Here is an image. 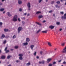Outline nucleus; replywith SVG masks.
I'll return each mask as SVG.
<instances>
[{
    "label": "nucleus",
    "mask_w": 66,
    "mask_h": 66,
    "mask_svg": "<svg viewBox=\"0 0 66 66\" xmlns=\"http://www.w3.org/2000/svg\"><path fill=\"white\" fill-rule=\"evenodd\" d=\"M43 22H46V21H45V20H44V21H43Z\"/></svg>",
    "instance_id": "obj_59"
},
{
    "label": "nucleus",
    "mask_w": 66,
    "mask_h": 66,
    "mask_svg": "<svg viewBox=\"0 0 66 66\" xmlns=\"http://www.w3.org/2000/svg\"><path fill=\"white\" fill-rule=\"evenodd\" d=\"M36 23H37V24H38V25H39V26H41V24H39V23H38L37 22H36Z\"/></svg>",
    "instance_id": "obj_22"
},
{
    "label": "nucleus",
    "mask_w": 66,
    "mask_h": 66,
    "mask_svg": "<svg viewBox=\"0 0 66 66\" xmlns=\"http://www.w3.org/2000/svg\"><path fill=\"white\" fill-rule=\"evenodd\" d=\"M26 42H30V39L29 38H27L26 39Z\"/></svg>",
    "instance_id": "obj_14"
},
{
    "label": "nucleus",
    "mask_w": 66,
    "mask_h": 66,
    "mask_svg": "<svg viewBox=\"0 0 66 66\" xmlns=\"http://www.w3.org/2000/svg\"><path fill=\"white\" fill-rule=\"evenodd\" d=\"M63 64H66V62H65V61H64L63 62Z\"/></svg>",
    "instance_id": "obj_52"
},
{
    "label": "nucleus",
    "mask_w": 66,
    "mask_h": 66,
    "mask_svg": "<svg viewBox=\"0 0 66 66\" xmlns=\"http://www.w3.org/2000/svg\"><path fill=\"white\" fill-rule=\"evenodd\" d=\"M61 61H62L61 60H60L59 61H58L59 63H60V62H61Z\"/></svg>",
    "instance_id": "obj_45"
},
{
    "label": "nucleus",
    "mask_w": 66,
    "mask_h": 66,
    "mask_svg": "<svg viewBox=\"0 0 66 66\" xmlns=\"http://www.w3.org/2000/svg\"><path fill=\"white\" fill-rule=\"evenodd\" d=\"M53 16H54V17H55V14H53Z\"/></svg>",
    "instance_id": "obj_63"
},
{
    "label": "nucleus",
    "mask_w": 66,
    "mask_h": 66,
    "mask_svg": "<svg viewBox=\"0 0 66 66\" xmlns=\"http://www.w3.org/2000/svg\"><path fill=\"white\" fill-rule=\"evenodd\" d=\"M19 55L20 56L19 57V59L20 60H22L23 59L22 56H23V55L22 54H20Z\"/></svg>",
    "instance_id": "obj_2"
},
{
    "label": "nucleus",
    "mask_w": 66,
    "mask_h": 66,
    "mask_svg": "<svg viewBox=\"0 0 66 66\" xmlns=\"http://www.w3.org/2000/svg\"><path fill=\"white\" fill-rule=\"evenodd\" d=\"M27 5L28 7V10L29 11H30L31 9H30V7H31V6L30 5V2H29L27 4Z\"/></svg>",
    "instance_id": "obj_3"
},
{
    "label": "nucleus",
    "mask_w": 66,
    "mask_h": 66,
    "mask_svg": "<svg viewBox=\"0 0 66 66\" xmlns=\"http://www.w3.org/2000/svg\"><path fill=\"white\" fill-rule=\"evenodd\" d=\"M60 14L62 15H63L64 14V12H60Z\"/></svg>",
    "instance_id": "obj_31"
},
{
    "label": "nucleus",
    "mask_w": 66,
    "mask_h": 66,
    "mask_svg": "<svg viewBox=\"0 0 66 66\" xmlns=\"http://www.w3.org/2000/svg\"><path fill=\"white\" fill-rule=\"evenodd\" d=\"M42 0H39V3H40L42 2Z\"/></svg>",
    "instance_id": "obj_39"
},
{
    "label": "nucleus",
    "mask_w": 66,
    "mask_h": 66,
    "mask_svg": "<svg viewBox=\"0 0 66 66\" xmlns=\"http://www.w3.org/2000/svg\"><path fill=\"white\" fill-rule=\"evenodd\" d=\"M63 53H66V47L63 49V51L62 52Z\"/></svg>",
    "instance_id": "obj_8"
},
{
    "label": "nucleus",
    "mask_w": 66,
    "mask_h": 66,
    "mask_svg": "<svg viewBox=\"0 0 66 66\" xmlns=\"http://www.w3.org/2000/svg\"><path fill=\"white\" fill-rule=\"evenodd\" d=\"M66 16V13H65L64 15V16Z\"/></svg>",
    "instance_id": "obj_62"
},
{
    "label": "nucleus",
    "mask_w": 66,
    "mask_h": 66,
    "mask_svg": "<svg viewBox=\"0 0 66 66\" xmlns=\"http://www.w3.org/2000/svg\"><path fill=\"white\" fill-rule=\"evenodd\" d=\"M42 33H47V31H42Z\"/></svg>",
    "instance_id": "obj_29"
},
{
    "label": "nucleus",
    "mask_w": 66,
    "mask_h": 66,
    "mask_svg": "<svg viewBox=\"0 0 66 66\" xmlns=\"http://www.w3.org/2000/svg\"><path fill=\"white\" fill-rule=\"evenodd\" d=\"M2 25V23L0 22V26L1 27Z\"/></svg>",
    "instance_id": "obj_35"
},
{
    "label": "nucleus",
    "mask_w": 66,
    "mask_h": 66,
    "mask_svg": "<svg viewBox=\"0 0 66 66\" xmlns=\"http://www.w3.org/2000/svg\"><path fill=\"white\" fill-rule=\"evenodd\" d=\"M16 62L17 63H18V62H19V61L18 60H17L16 61Z\"/></svg>",
    "instance_id": "obj_49"
},
{
    "label": "nucleus",
    "mask_w": 66,
    "mask_h": 66,
    "mask_svg": "<svg viewBox=\"0 0 66 66\" xmlns=\"http://www.w3.org/2000/svg\"><path fill=\"white\" fill-rule=\"evenodd\" d=\"M62 29H60V31H62Z\"/></svg>",
    "instance_id": "obj_56"
},
{
    "label": "nucleus",
    "mask_w": 66,
    "mask_h": 66,
    "mask_svg": "<svg viewBox=\"0 0 66 66\" xmlns=\"http://www.w3.org/2000/svg\"><path fill=\"white\" fill-rule=\"evenodd\" d=\"M39 64H41V63H42V62H41L40 61H39Z\"/></svg>",
    "instance_id": "obj_55"
},
{
    "label": "nucleus",
    "mask_w": 66,
    "mask_h": 66,
    "mask_svg": "<svg viewBox=\"0 0 66 66\" xmlns=\"http://www.w3.org/2000/svg\"><path fill=\"white\" fill-rule=\"evenodd\" d=\"M2 5V3H0V5Z\"/></svg>",
    "instance_id": "obj_48"
},
{
    "label": "nucleus",
    "mask_w": 66,
    "mask_h": 66,
    "mask_svg": "<svg viewBox=\"0 0 66 66\" xmlns=\"http://www.w3.org/2000/svg\"><path fill=\"white\" fill-rule=\"evenodd\" d=\"M6 38H9V36H6Z\"/></svg>",
    "instance_id": "obj_42"
},
{
    "label": "nucleus",
    "mask_w": 66,
    "mask_h": 66,
    "mask_svg": "<svg viewBox=\"0 0 66 66\" xmlns=\"http://www.w3.org/2000/svg\"><path fill=\"white\" fill-rule=\"evenodd\" d=\"M18 20L19 21H20V18H18Z\"/></svg>",
    "instance_id": "obj_46"
},
{
    "label": "nucleus",
    "mask_w": 66,
    "mask_h": 66,
    "mask_svg": "<svg viewBox=\"0 0 66 66\" xmlns=\"http://www.w3.org/2000/svg\"><path fill=\"white\" fill-rule=\"evenodd\" d=\"M8 29H4V31L5 32H7V31H8Z\"/></svg>",
    "instance_id": "obj_19"
},
{
    "label": "nucleus",
    "mask_w": 66,
    "mask_h": 66,
    "mask_svg": "<svg viewBox=\"0 0 66 66\" xmlns=\"http://www.w3.org/2000/svg\"><path fill=\"white\" fill-rule=\"evenodd\" d=\"M29 15H30V14H27L28 16H29Z\"/></svg>",
    "instance_id": "obj_60"
},
{
    "label": "nucleus",
    "mask_w": 66,
    "mask_h": 66,
    "mask_svg": "<svg viewBox=\"0 0 66 66\" xmlns=\"http://www.w3.org/2000/svg\"><path fill=\"white\" fill-rule=\"evenodd\" d=\"M11 56H8L7 57V58L8 59H9L11 57Z\"/></svg>",
    "instance_id": "obj_23"
},
{
    "label": "nucleus",
    "mask_w": 66,
    "mask_h": 66,
    "mask_svg": "<svg viewBox=\"0 0 66 66\" xmlns=\"http://www.w3.org/2000/svg\"><path fill=\"white\" fill-rule=\"evenodd\" d=\"M7 14L8 15V16H9V17H10L12 16V15L10 14V13L9 12H8L7 13Z\"/></svg>",
    "instance_id": "obj_11"
},
{
    "label": "nucleus",
    "mask_w": 66,
    "mask_h": 66,
    "mask_svg": "<svg viewBox=\"0 0 66 66\" xmlns=\"http://www.w3.org/2000/svg\"><path fill=\"white\" fill-rule=\"evenodd\" d=\"M45 63V61H42L41 62L42 64H44Z\"/></svg>",
    "instance_id": "obj_28"
},
{
    "label": "nucleus",
    "mask_w": 66,
    "mask_h": 66,
    "mask_svg": "<svg viewBox=\"0 0 66 66\" xmlns=\"http://www.w3.org/2000/svg\"><path fill=\"white\" fill-rule=\"evenodd\" d=\"M8 66H11V65L10 64L8 65Z\"/></svg>",
    "instance_id": "obj_64"
},
{
    "label": "nucleus",
    "mask_w": 66,
    "mask_h": 66,
    "mask_svg": "<svg viewBox=\"0 0 66 66\" xmlns=\"http://www.w3.org/2000/svg\"><path fill=\"white\" fill-rule=\"evenodd\" d=\"M52 60V58H49L47 60V63H49V62Z\"/></svg>",
    "instance_id": "obj_5"
},
{
    "label": "nucleus",
    "mask_w": 66,
    "mask_h": 66,
    "mask_svg": "<svg viewBox=\"0 0 66 66\" xmlns=\"http://www.w3.org/2000/svg\"><path fill=\"white\" fill-rule=\"evenodd\" d=\"M42 53H43V51H42L40 52V54H42Z\"/></svg>",
    "instance_id": "obj_44"
},
{
    "label": "nucleus",
    "mask_w": 66,
    "mask_h": 66,
    "mask_svg": "<svg viewBox=\"0 0 66 66\" xmlns=\"http://www.w3.org/2000/svg\"><path fill=\"white\" fill-rule=\"evenodd\" d=\"M40 31H41V30H40V29H39L38 31H37V33H38L40 32Z\"/></svg>",
    "instance_id": "obj_24"
},
{
    "label": "nucleus",
    "mask_w": 66,
    "mask_h": 66,
    "mask_svg": "<svg viewBox=\"0 0 66 66\" xmlns=\"http://www.w3.org/2000/svg\"><path fill=\"white\" fill-rule=\"evenodd\" d=\"M9 52L10 51H9V50H8L6 51V53H8V52Z\"/></svg>",
    "instance_id": "obj_27"
},
{
    "label": "nucleus",
    "mask_w": 66,
    "mask_h": 66,
    "mask_svg": "<svg viewBox=\"0 0 66 66\" xmlns=\"http://www.w3.org/2000/svg\"><path fill=\"white\" fill-rule=\"evenodd\" d=\"M18 3L19 4H21L22 3V1L20 0H19Z\"/></svg>",
    "instance_id": "obj_12"
},
{
    "label": "nucleus",
    "mask_w": 66,
    "mask_h": 66,
    "mask_svg": "<svg viewBox=\"0 0 66 66\" xmlns=\"http://www.w3.org/2000/svg\"><path fill=\"white\" fill-rule=\"evenodd\" d=\"M52 10H51L49 11V13H52Z\"/></svg>",
    "instance_id": "obj_38"
},
{
    "label": "nucleus",
    "mask_w": 66,
    "mask_h": 66,
    "mask_svg": "<svg viewBox=\"0 0 66 66\" xmlns=\"http://www.w3.org/2000/svg\"><path fill=\"white\" fill-rule=\"evenodd\" d=\"M52 64H49V66H52Z\"/></svg>",
    "instance_id": "obj_41"
},
{
    "label": "nucleus",
    "mask_w": 66,
    "mask_h": 66,
    "mask_svg": "<svg viewBox=\"0 0 66 66\" xmlns=\"http://www.w3.org/2000/svg\"><path fill=\"white\" fill-rule=\"evenodd\" d=\"M24 22H23V21H22V24H24Z\"/></svg>",
    "instance_id": "obj_47"
},
{
    "label": "nucleus",
    "mask_w": 66,
    "mask_h": 66,
    "mask_svg": "<svg viewBox=\"0 0 66 66\" xmlns=\"http://www.w3.org/2000/svg\"><path fill=\"white\" fill-rule=\"evenodd\" d=\"M19 11H20V12H21V11H22V9L21 8L20 9Z\"/></svg>",
    "instance_id": "obj_40"
},
{
    "label": "nucleus",
    "mask_w": 66,
    "mask_h": 66,
    "mask_svg": "<svg viewBox=\"0 0 66 66\" xmlns=\"http://www.w3.org/2000/svg\"><path fill=\"white\" fill-rule=\"evenodd\" d=\"M7 47H6L5 49V51H6V50H7Z\"/></svg>",
    "instance_id": "obj_36"
},
{
    "label": "nucleus",
    "mask_w": 66,
    "mask_h": 66,
    "mask_svg": "<svg viewBox=\"0 0 66 66\" xmlns=\"http://www.w3.org/2000/svg\"><path fill=\"white\" fill-rule=\"evenodd\" d=\"M48 44L49 46H50V47H51V43H50L48 42Z\"/></svg>",
    "instance_id": "obj_18"
},
{
    "label": "nucleus",
    "mask_w": 66,
    "mask_h": 66,
    "mask_svg": "<svg viewBox=\"0 0 66 66\" xmlns=\"http://www.w3.org/2000/svg\"><path fill=\"white\" fill-rule=\"evenodd\" d=\"M28 43L27 42H26L23 43V46H26L27 45H28Z\"/></svg>",
    "instance_id": "obj_9"
},
{
    "label": "nucleus",
    "mask_w": 66,
    "mask_h": 66,
    "mask_svg": "<svg viewBox=\"0 0 66 66\" xmlns=\"http://www.w3.org/2000/svg\"><path fill=\"white\" fill-rule=\"evenodd\" d=\"M41 13V12L38 11L36 13V14H39V13Z\"/></svg>",
    "instance_id": "obj_21"
},
{
    "label": "nucleus",
    "mask_w": 66,
    "mask_h": 66,
    "mask_svg": "<svg viewBox=\"0 0 66 66\" xmlns=\"http://www.w3.org/2000/svg\"><path fill=\"white\" fill-rule=\"evenodd\" d=\"M31 65V63L29 62L28 63H27L26 64L27 66H29V65Z\"/></svg>",
    "instance_id": "obj_15"
},
{
    "label": "nucleus",
    "mask_w": 66,
    "mask_h": 66,
    "mask_svg": "<svg viewBox=\"0 0 66 66\" xmlns=\"http://www.w3.org/2000/svg\"><path fill=\"white\" fill-rule=\"evenodd\" d=\"M57 50V48H55L54 49L55 50V51H56V50Z\"/></svg>",
    "instance_id": "obj_61"
},
{
    "label": "nucleus",
    "mask_w": 66,
    "mask_h": 66,
    "mask_svg": "<svg viewBox=\"0 0 66 66\" xmlns=\"http://www.w3.org/2000/svg\"><path fill=\"white\" fill-rule=\"evenodd\" d=\"M56 64V62H54L53 63V65H54V64Z\"/></svg>",
    "instance_id": "obj_34"
},
{
    "label": "nucleus",
    "mask_w": 66,
    "mask_h": 66,
    "mask_svg": "<svg viewBox=\"0 0 66 66\" xmlns=\"http://www.w3.org/2000/svg\"><path fill=\"white\" fill-rule=\"evenodd\" d=\"M43 16L42 15H39L38 16V18L39 19L42 18H43Z\"/></svg>",
    "instance_id": "obj_17"
},
{
    "label": "nucleus",
    "mask_w": 66,
    "mask_h": 66,
    "mask_svg": "<svg viewBox=\"0 0 66 66\" xmlns=\"http://www.w3.org/2000/svg\"><path fill=\"white\" fill-rule=\"evenodd\" d=\"M34 47V45H32L30 46V48L32 50H33V48Z\"/></svg>",
    "instance_id": "obj_13"
},
{
    "label": "nucleus",
    "mask_w": 66,
    "mask_h": 66,
    "mask_svg": "<svg viewBox=\"0 0 66 66\" xmlns=\"http://www.w3.org/2000/svg\"><path fill=\"white\" fill-rule=\"evenodd\" d=\"M22 30V28L21 27H19L18 29V33H19L21 30Z\"/></svg>",
    "instance_id": "obj_4"
},
{
    "label": "nucleus",
    "mask_w": 66,
    "mask_h": 66,
    "mask_svg": "<svg viewBox=\"0 0 66 66\" xmlns=\"http://www.w3.org/2000/svg\"><path fill=\"white\" fill-rule=\"evenodd\" d=\"M4 10V9H0V11H3Z\"/></svg>",
    "instance_id": "obj_20"
},
{
    "label": "nucleus",
    "mask_w": 66,
    "mask_h": 66,
    "mask_svg": "<svg viewBox=\"0 0 66 66\" xmlns=\"http://www.w3.org/2000/svg\"><path fill=\"white\" fill-rule=\"evenodd\" d=\"M17 15H15L13 17L12 20L13 21H17Z\"/></svg>",
    "instance_id": "obj_1"
},
{
    "label": "nucleus",
    "mask_w": 66,
    "mask_h": 66,
    "mask_svg": "<svg viewBox=\"0 0 66 66\" xmlns=\"http://www.w3.org/2000/svg\"><path fill=\"white\" fill-rule=\"evenodd\" d=\"M65 43H62V46H64V45H65Z\"/></svg>",
    "instance_id": "obj_37"
},
{
    "label": "nucleus",
    "mask_w": 66,
    "mask_h": 66,
    "mask_svg": "<svg viewBox=\"0 0 66 66\" xmlns=\"http://www.w3.org/2000/svg\"><path fill=\"white\" fill-rule=\"evenodd\" d=\"M18 46H16L15 47V49H18Z\"/></svg>",
    "instance_id": "obj_26"
},
{
    "label": "nucleus",
    "mask_w": 66,
    "mask_h": 66,
    "mask_svg": "<svg viewBox=\"0 0 66 66\" xmlns=\"http://www.w3.org/2000/svg\"><path fill=\"white\" fill-rule=\"evenodd\" d=\"M54 1H52V3H51V4H53V3H54Z\"/></svg>",
    "instance_id": "obj_51"
},
{
    "label": "nucleus",
    "mask_w": 66,
    "mask_h": 66,
    "mask_svg": "<svg viewBox=\"0 0 66 66\" xmlns=\"http://www.w3.org/2000/svg\"><path fill=\"white\" fill-rule=\"evenodd\" d=\"M24 15H27V13H24Z\"/></svg>",
    "instance_id": "obj_58"
},
{
    "label": "nucleus",
    "mask_w": 66,
    "mask_h": 66,
    "mask_svg": "<svg viewBox=\"0 0 66 66\" xmlns=\"http://www.w3.org/2000/svg\"><path fill=\"white\" fill-rule=\"evenodd\" d=\"M5 37V35L4 34L2 35V37H1V38H4Z\"/></svg>",
    "instance_id": "obj_16"
},
{
    "label": "nucleus",
    "mask_w": 66,
    "mask_h": 66,
    "mask_svg": "<svg viewBox=\"0 0 66 66\" xmlns=\"http://www.w3.org/2000/svg\"><path fill=\"white\" fill-rule=\"evenodd\" d=\"M61 18L62 19H66V16H63Z\"/></svg>",
    "instance_id": "obj_6"
},
{
    "label": "nucleus",
    "mask_w": 66,
    "mask_h": 66,
    "mask_svg": "<svg viewBox=\"0 0 66 66\" xmlns=\"http://www.w3.org/2000/svg\"><path fill=\"white\" fill-rule=\"evenodd\" d=\"M36 58L37 59H39V57L38 56H37L36 57Z\"/></svg>",
    "instance_id": "obj_50"
},
{
    "label": "nucleus",
    "mask_w": 66,
    "mask_h": 66,
    "mask_svg": "<svg viewBox=\"0 0 66 66\" xmlns=\"http://www.w3.org/2000/svg\"><path fill=\"white\" fill-rule=\"evenodd\" d=\"M55 6L56 7H58V6L57 5H55Z\"/></svg>",
    "instance_id": "obj_53"
},
{
    "label": "nucleus",
    "mask_w": 66,
    "mask_h": 66,
    "mask_svg": "<svg viewBox=\"0 0 66 66\" xmlns=\"http://www.w3.org/2000/svg\"><path fill=\"white\" fill-rule=\"evenodd\" d=\"M36 52H35L34 54V55H36Z\"/></svg>",
    "instance_id": "obj_43"
},
{
    "label": "nucleus",
    "mask_w": 66,
    "mask_h": 66,
    "mask_svg": "<svg viewBox=\"0 0 66 66\" xmlns=\"http://www.w3.org/2000/svg\"><path fill=\"white\" fill-rule=\"evenodd\" d=\"M6 43V40H5L3 42V44H5V43Z\"/></svg>",
    "instance_id": "obj_32"
},
{
    "label": "nucleus",
    "mask_w": 66,
    "mask_h": 66,
    "mask_svg": "<svg viewBox=\"0 0 66 66\" xmlns=\"http://www.w3.org/2000/svg\"><path fill=\"white\" fill-rule=\"evenodd\" d=\"M23 19H25V18H22Z\"/></svg>",
    "instance_id": "obj_57"
},
{
    "label": "nucleus",
    "mask_w": 66,
    "mask_h": 66,
    "mask_svg": "<svg viewBox=\"0 0 66 66\" xmlns=\"http://www.w3.org/2000/svg\"><path fill=\"white\" fill-rule=\"evenodd\" d=\"M13 38H16V36L14 35L13 37Z\"/></svg>",
    "instance_id": "obj_33"
},
{
    "label": "nucleus",
    "mask_w": 66,
    "mask_h": 66,
    "mask_svg": "<svg viewBox=\"0 0 66 66\" xmlns=\"http://www.w3.org/2000/svg\"><path fill=\"white\" fill-rule=\"evenodd\" d=\"M49 28H50V29H53L54 28V26L51 25L50 26Z\"/></svg>",
    "instance_id": "obj_7"
},
{
    "label": "nucleus",
    "mask_w": 66,
    "mask_h": 66,
    "mask_svg": "<svg viewBox=\"0 0 66 66\" xmlns=\"http://www.w3.org/2000/svg\"><path fill=\"white\" fill-rule=\"evenodd\" d=\"M56 3L57 4H60V2L59 1H58L56 2Z\"/></svg>",
    "instance_id": "obj_25"
},
{
    "label": "nucleus",
    "mask_w": 66,
    "mask_h": 66,
    "mask_svg": "<svg viewBox=\"0 0 66 66\" xmlns=\"http://www.w3.org/2000/svg\"><path fill=\"white\" fill-rule=\"evenodd\" d=\"M1 58L2 59H5V56L4 55H2Z\"/></svg>",
    "instance_id": "obj_10"
},
{
    "label": "nucleus",
    "mask_w": 66,
    "mask_h": 66,
    "mask_svg": "<svg viewBox=\"0 0 66 66\" xmlns=\"http://www.w3.org/2000/svg\"><path fill=\"white\" fill-rule=\"evenodd\" d=\"M60 23L59 22H57L56 23L58 25H59V24H60Z\"/></svg>",
    "instance_id": "obj_30"
},
{
    "label": "nucleus",
    "mask_w": 66,
    "mask_h": 66,
    "mask_svg": "<svg viewBox=\"0 0 66 66\" xmlns=\"http://www.w3.org/2000/svg\"><path fill=\"white\" fill-rule=\"evenodd\" d=\"M2 51H1V50H0V53H1Z\"/></svg>",
    "instance_id": "obj_54"
}]
</instances>
